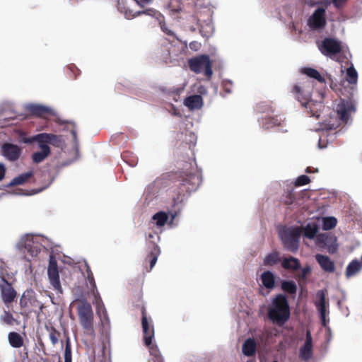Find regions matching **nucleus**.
Instances as JSON below:
<instances>
[{
	"label": "nucleus",
	"mask_w": 362,
	"mask_h": 362,
	"mask_svg": "<svg viewBox=\"0 0 362 362\" xmlns=\"http://www.w3.org/2000/svg\"><path fill=\"white\" fill-rule=\"evenodd\" d=\"M146 346L149 349L150 354L153 356V362H164L163 358L156 344H153L151 342V345Z\"/></svg>",
	"instance_id": "38"
},
{
	"label": "nucleus",
	"mask_w": 362,
	"mask_h": 362,
	"mask_svg": "<svg viewBox=\"0 0 362 362\" xmlns=\"http://www.w3.org/2000/svg\"><path fill=\"white\" fill-rule=\"evenodd\" d=\"M166 56L165 57H163V60H164V62L166 64H174V59H172L170 57V53L168 52V53L165 54Z\"/></svg>",
	"instance_id": "56"
},
{
	"label": "nucleus",
	"mask_w": 362,
	"mask_h": 362,
	"mask_svg": "<svg viewBox=\"0 0 362 362\" xmlns=\"http://www.w3.org/2000/svg\"><path fill=\"white\" fill-rule=\"evenodd\" d=\"M199 32L206 38H209L214 33V25L211 22H205L200 25Z\"/></svg>",
	"instance_id": "36"
},
{
	"label": "nucleus",
	"mask_w": 362,
	"mask_h": 362,
	"mask_svg": "<svg viewBox=\"0 0 362 362\" xmlns=\"http://www.w3.org/2000/svg\"><path fill=\"white\" fill-rule=\"evenodd\" d=\"M25 142H37L38 144L41 151L35 152L32 155V159L34 163H39L50 155L51 149L49 144L59 147L62 143V138L61 136L54 134L40 133L29 138Z\"/></svg>",
	"instance_id": "2"
},
{
	"label": "nucleus",
	"mask_w": 362,
	"mask_h": 362,
	"mask_svg": "<svg viewBox=\"0 0 362 362\" xmlns=\"http://www.w3.org/2000/svg\"><path fill=\"white\" fill-rule=\"evenodd\" d=\"M189 69L195 74L204 73V76L210 79L213 75L212 62L207 54H201L189 59Z\"/></svg>",
	"instance_id": "6"
},
{
	"label": "nucleus",
	"mask_w": 362,
	"mask_h": 362,
	"mask_svg": "<svg viewBox=\"0 0 362 362\" xmlns=\"http://www.w3.org/2000/svg\"><path fill=\"white\" fill-rule=\"evenodd\" d=\"M223 90L227 93L232 92L233 83L230 81H223L222 83Z\"/></svg>",
	"instance_id": "51"
},
{
	"label": "nucleus",
	"mask_w": 362,
	"mask_h": 362,
	"mask_svg": "<svg viewBox=\"0 0 362 362\" xmlns=\"http://www.w3.org/2000/svg\"><path fill=\"white\" fill-rule=\"evenodd\" d=\"M281 119L277 116L273 117H265L263 119L262 127L265 129L279 126L281 122Z\"/></svg>",
	"instance_id": "35"
},
{
	"label": "nucleus",
	"mask_w": 362,
	"mask_h": 362,
	"mask_svg": "<svg viewBox=\"0 0 362 362\" xmlns=\"http://www.w3.org/2000/svg\"><path fill=\"white\" fill-rule=\"evenodd\" d=\"M64 362H72L71 346L69 339L66 341L64 350Z\"/></svg>",
	"instance_id": "44"
},
{
	"label": "nucleus",
	"mask_w": 362,
	"mask_h": 362,
	"mask_svg": "<svg viewBox=\"0 0 362 362\" xmlns=\"http://www.w3.org/2000/svg\"><path fill=\"white\" fill-rule=\"evenodd\" d=\"M281 266L285 269L293 271H296L300 267L299 260L293 257L284 258L281 262Z\"/></svg>",
	"instance_id": "24"
},
{
	"label": "nucleus",
	"mask_w": 362,
	"mask_h": 362,
	"mask_svg": "<svg viewBox=\"0 0 362 362\" xmlns=\"http://www.w3.org/2000/svg\"><path fill=\"white\" fill-rule=\"evenodd\" d=\"M152 245L151 248L150 249L149 254L146 257V260L149 259L150 269L151 271L153 267L155 266L158 257L160 253V250L158 245L155 242H150Z\"/></svg>",
	"instance_id": "22"
},
{
	"label": "nucleus",
	"mask_w": 362,
	"mask_h": 362,
	"mask_svg": "<svg viewBox=\"0 0 362 362\" xmlns=\"http://www.w3.org/2000/svg\"><path fill=\"white\" fill-rule=\"evenodd\" d=\"M348 0H332L335 8L340 9L343 8Z\"/></svg>",
	"instance_id": "53"
},
{
	"label": "nucleus",
	"mask_w": 362,
	"mask_h": 362,
	"mask_svg": "<svg viewBox=\"0 0 362 362\" xmlns=\"http://www.w3.org/2000/svg\"><path fill=\"white\" fill-rule=\"evenodd\" d=\"M316 295L318 300L315 302V306L320 313L322 325L324 327H326L327 323L329 321L326 319V315L329 313V311L327 310V306H328V303L326 302L325 299L326 291L319 290Z\"/></svg>",
	"instance_id": "15"
},
{
	"label": "nucleus",
	"mask_w": 362,
	"mask_h": 362,
	"mask_svg": "<svg viewBox=\"0 0 362 362\" xmlns=\"http://www.w3.org/2000/svg\"><path fill=\"white\" fill-rule=\"evenodd\" d=\"M46 330L49 332V338L53 346H55L59 342L61 336L60 332L56 329L53 326H46Z\"/></svg>",
	"instance_id": "37"
},
{
	"label": "nucleus",
	"mask_w": 362,
	"mask_h": 362,
	"mask_svg": "<svg viewBox=\"0 0 362 362\" xmlns=\"http://www.w3.org/2000/svg\"><path fill=\"white\" fill-rule=\"evenodd\" d=\"M6 168L4 164L0 163V181H1L5 177Z\"/></svg>",
	"instance_id": "57"
},
{
	"label": "nucleus",
	"mask_w": 362,
	"mask_h": 362,
	"mask_svg": "<svg viewBox=\"0 0 362 362\" xmlns=\"http://www.w3.org/2000/svg\"><path fill=\"white\" fill-rule=\"evenodd\" d=\"M8 339L10 345L13 348H21L23 345V338L18 332L8 333Z\"/></svg>",
	"instance_id": "28"
},
{
	"label": "nucleus",
	"mask_w": 362,
	"mask_h": 362,
	"mask_svg": "<svg viewBox=\"0 0 362 362\" xmlns=\"http://www.w3.org/2000/svg\"><path fill=\"white\" fill-rule=\"evenodd\" d=\"M139 1H140V2H141V3L147 4V3L151 2L152 0H139Z\"/></svg>",
	"instance_id": "59"
},
{
	"label": "nucleus",
	"mask_w": 362,
	"mask_h": 362,
	"mask_svg": "<svg viewBox=\"0 0 362 362\" xmlns=\"http://www.w3.org/2000/svg\"><path fill=\"white\" fill-rule=\"evenodd\" d=\"M303 231L306 238L313 239L318 231V226L315 223H309L304 227Z\"/></svg>",
	"instance_id": "33"
},
{
	"label": "nucleus",
	"mask_w": 362,
	"mask_h": 362,
	"mask_svg": "<svg viewBox=\"0 0 362 362\" xmlns=\"http://www.w3.org/2000/svg\"><path fill=\"white\" fill-rule=\"evenodd\" d=\"M328 252L330 253V254H334L337 252V245H330L328 246Z\"/></svg>",
	"instance_id": "58"
},
{
	"label": "nucleus",
	"mask_w": 362,
	"mask_h": 362,
	"mask_svg": "<svg viewBox=\"0 0 362 362\" xmlns=\"http://www.w3.org/2000/svg\"><path fill=\"white\" fill-rule=\"evenodd\" d=\"M336 111L340 119L346 123L349 119L351 113L355 111L354 103L350 99H341L337 105Z\"/></svg>",
	"instance_id": "13"
},
{
	"label": "nucleus",
	"mask_w": 362,
	"mask_h": 362,
	"mask_svg": "<svg viewBox=\"0 0 362 362\" xmlns=\"http://www.w3.org/2000/svg\"><path fill=\"white\" fill-rule=\"evenodd\" d=\"M21 148L13 144L6 143L2 146V155L10 161L17 160L21 154Z\"/></svg>",
	"instance_id": "16"
},
{
	"label": "nucleus",
	"mask_w": 362,
	"mask_h": 362,
	"mask_svg": "<svg viewBox=\"0 0 362 362\" xmlns=\"http://www.w3.org/2000/svg\"><path fill=\"white\" fill-rule=\"evenodd\" d=\"M331 88L334 89V86H336V84L334 86L332 82L330 84Z\"/></svg>",
	"instance_id": "61"
},
{
	"label": "nucleus",
	"mask_w": 362,
	"mask_h": 362,
	"mask_svg": "<svg viewBox=\"0 0 362 362\" xmlns=\"http://www.w3.org/2000/svg\"><path fill=\"white\" fill-rule=\"evenodd\" d=\"M319 242L327 245L332 242V238L327 235H320L318 237Z\"/></svg>",
	"instance_id": "52"
},
{
	"label": "nucleus",
	"mask_w": 362,
	"mask_h": 362,
	"mask_svg": "<svg viewBox=\"0 0 362 362\" xmlns=\"http://www.w3.org/2000/svg\"><path fill=\"white\" fill-rule=\"evenodd\" d=\"M155 238H156L157 241L160 240V236L158 235H157L156 233H149L148 235L147 240H148V247L149 249H151V246H152V245L151 244L150 242H155L157 244L156 241L154 240Z\"/></svg>",
	"instance_id": "49"
},
{
	"label": "nucleus",
	"mask_w": 362,
	"mask_h": 362,
	"mask_svg": "<svg viewBox=\"0 0 362 362\" xmlns=\"http://www.w3.org/2000/svg\"><path fill=\"white\" fill-rule=\"evenodd\" d=\"M280 260L279 252L274 251L265 256L263 263L265 266L271 267L279 263Z\"/></svg>",
	"instance_id": "34"
},
{
	"label": "nucleus",
	"mask_w": 362,
	"mask_h": 362,
	"mask_svg": "<svg viewBox=\"0 0 362 362\" xmlns=\"http://www.w3.org/2000/svg\"><path fill=\"white\" fill-rule=\"evenodd\" d=\"M23 241V247L32 257H36L40 252L38 243L34 241V237L31 235H26Z\"/></svg>",
	"instance_id": "18"
},
{
	"label": "nucleus",
	"mask_w": 362,
	"mask_h": 362,
	"mask_svg": "<svg viewBox=\"0 0 362 362\" xmlns=\"http://www.w3.org/2000/svg\"><path fill=\"white\" fill-rule=\"evenodd\" d=\"M0 289L1 295L4 303H12L16 298L17 293L8 282L9 274L7 272L6 265L4 262H0Z\"/></svg>",
	"instance_id": "7"
},
{
	"label": "nucleus",
	"mask_w": 362,
	"mask_h": 362,
	"mask_svg": "<svg viewBox=\"0 0 362 362\" xmlns=\"http://www.w3.org/2000/svg\"><path fill=\"white\" fill-rule=\"evenodd\" d=\"M281 288L285 293L290 295H296L297 292V286L293 281L283 280Z\"/></svg>",
	"instance_id": "32"
},
{
	"label": "nucleus",
	"mask_w": 362,
	"mask_h": 362,
	"mask_svg": "<svg viewBox=\"0 0 362 362\" xmlns=\"http://www.w3.org/2000/svg\"><path fill=\"white\" fill-rule=\"evenodd\" d=\"M177 184L173 194V206L182 204L187 194L195 191L202 182V177L197 173L182 172L177 176Z\"/></svg>",
	"instance_id": "1"
},
{
	"label": "nucleus",
	"mask_w": 362,
	"mask_h": 362,
	"mask_svg": "<svg viewBox=\"0 0 362 362\" xmlns=\"http://www.w3.org/2000/svg\"><path fill=\"white\" fill-rule=\"evenodd\" d=\"M85 267H86V274H87L88 281H89V283L90 284H93V286L95 287V280H94L93 274L90 269V266L86 262Z\"/></svg>",
	"instance_id": "48"
},
{
	"label": "nucleus",
	"mask_w": 362,
	"mask_h": 362,
	"mask_svg": "<svg viewBox=\"0 0 362 362\" xmlns=\"http://www.w3.org/2000/svg\"><path fill=\"white\" fill-rule=\"evenodd\" d=\"M33 175V171H29L19 175L18 177H14L8 184L9 187L21 185L26 182Z\"/></svg>",
	"instance_id": "29"
},
{
	"label": "nucleus",
	"mask_w": 362,
	"mask_h": 362,
	"mask_svg": "<svg viewBox=\"0 0 362 362\" xmlns=\"http://www.w3.org/2000/svg\"><path fill=\"white\" fill-rule=\"evenodd\" d=\"M311 272V268L307 265L301 269V273L299 274V279L300 280H305L307 276Z\"/></svg>",
	"instance_id": "50"
},
{
	"label": "nucleus",
	"mask_w": 362,
	"mask_h": 362,
	"mask_svg": "<svg viewBox=\"0 0 362 362\" xmlns=\"http://www.w3.org/2000/svg\"><path fill=\"white\" fill-rule=\"evenodd\" d=\"M73 134L74 135V136H76V132H72Z\"/></svg>",
	"instance_id": "62"
},
{
	"label": "nucleus",
	"mask_w": 362,
	"mask_h": 362,
	"mask_svg": "<svg viewBox=\"0 0 362 362\" xmlns=\"http://www.w3.org/2000/svg\"><path fill=\"white\" fill-rule=\"evenodd\" d=\"M47 274L53 289L59 293H62V288L59 281L57 262L53 257H51L49 259Z\"/></svg>",
	"instance_id": "11"
},
{
	"label": "nucleus",
	"mask_w": 362,
	"mask_h": 362,
	"mask_svg": "<svg viewBox=\"0 0 362 362\" xmlns=\"http://www.w3.org/2000/svg\"><path fill=\"white\" fill-rule=\"evenodd\" d=\"M141 312L142 315L141 326L144 333V341L146 346H149L154 337V327L151 318L148 319L147 317L146 310L144 306H142Z\"/></svg>",
	"instance_id": "12"
},
{
	"label": "nucleus",
	"mask_w": 362,
	"mask_h": 362,
	"mask_svg": "<svg viewBox=\"0 0 362 362\" xmlns=\"http://www.w3.org/2000/svg\"><path fill=\"white\" fill-rule=\"evenodd\" d=\"M320 100H313L310 99L309 103L302 105L307 110L308 114L310 117H315L318 119L320 115L321 109L323 107L322 100L323 99V94L320 93Z\"/></svg>",
	"instance_id": "17"
},
{
	"label": "nucleus",
	"mask_w": 362,
	"mask_h": 362,
	"mask_svg": "<svg viewBox=\"0 0 362 362\" xmlns=\"http://www.w3.org/2000/svg\"><path fill=\"white\" fill-rule=\"evenodd\" d=\"M315 259L323 271L333 273L335 270L334 262L328 257L321 254L315 255Z\"/></svg>",
	"instance_id": "19"
},
{
	"label": "nucleus",
	"mask_w": 362,
	"mask_h": 362,
	"mask_svg": "<svg viewBox=\"0 0 362 362\" xmlns=\"http://www.w3.org/2000/svg\"><path fill=\"white\" fill-rule=\"evenodd\" d=\"M21 308H38L40 311L44 308L43 304L36 298V294L32 289L26 290L20 299Z\"/></svg>",
	"instance_id": "14"
},
{
	"label": "nucleus",
	"mask_w": 362,
	"mask_h": 362,
	"mask_svg": "<svg viewBox=\"0 0 362 362\" xmlns=\"http://www.w3.org/2000/svg\"><path fill=\"white\" fill-rule=\"evenodd\" d=\"M313 30L324 29L327 25L326 11L324 8H317L309 17L307 22Z\"/></svg>",
	"instance_id": "10"
},
{
	"label": "nucleus",
	"mask_w": 362,
	"mask_h": 362,
	"mask_svg": "<svg viewBox=\"0 0 362 362\" xmlns=\"http://www.w3.org/2000/svg\"><path fill=\"white\" fill-rule=\"evenodd\" d=\"M168 215L165 212H158L153 215V219L156 221L158 226H163L168 221Z\"/></svg>",
	"instance_id": "40"
},
{
	"label": "nucleus",
	"mask_w": 362,
	"mask_h": 362,
	"mask_svg": "<svg viewBox=\"0 0 362 362\" xmlns=\"http://www.w3.org/2000/svg\"><path fill=\"white\" fill-rule=\"evenodd\" d=\"M202 98L199 95L189 96L185 100V105L190 109L198 108L202 105Z\"/></svg>",
	"instance_id": "30"
},
{
	"label": "nucleus",
	"mask_w": 362,
	"mask_h": 362,
	"mask_svg": "<svg viewBox=\"0 0 362 362\" xmlns=\"http://www.w3.org/2000/svg\"><path fill=\"white\" fill-rule=\"evenodd\" d=\"M305 172H306L307 173H311L310 168V167H308V168H306V170H305Z\"/></svg>",
	"instance_id": "60"
},
{
	"label": "nucleus",
	"mask_w": 362,
	"mask_h": 362,
	"mask_svg": "<svg viewBox=\"0 0 362 362\" xmlns=\"http://www.w3.org/2000/svg\"><path fill=\"white\" fill-rule=\"evenodd\" d=\"M79 322L83 329L88 334L94 332V315L92 307L86 300H83L77 307Z\"/></svg>",
	"instance_id": "8"
},
{
	"label": "nucleus",
	"mask_w": 362,
	"mask_h": 362,
	"mask_svg": "<svg viewBox=\"0 0 362 362\" xmlns=\"http://www.w3.org/2000/svg\"><path fill=\"white\" fill-rule=\"evenodd\" d=\"M310 182V180L308 176L305 175H302L296 179L295 182V185L296 186H303L308 184Z\"/></svg>",
	"instance_id": "47"
},
{
	"label": "nucleus",
	"mask_w": 362,
	"mask_h": 362,
	"mask_svg": "<svg viewBox=\"0 0 362 362\" xmlns=\"http://www.w3.org/2000/svg\"><path fill=\"white\" fill-rule=\"evenodd\" d=\"M1 320L8 325H13L16 322L13 315L6 310L4 312V315L1 316Z\"/></svg>",
	"instance_id": "43"
},
{
	"label": "nucleus",
	"mask_w": 362,
	"mask_h": 362,
	"mask_svg": "<svg viewBox=\"0 0 362 362\" xmlns=\"http://www.w3.org/2000/svg\"><path fill=\"white\" fill-rule=\"evenodd\" d=\"M142 13L156 17L158 20H160V18H164L163 16L160 13L152 8H149L143 11H139L137 15Z\"/></svg>",
	"instance_id": "45"
},
{
	"label": "nucleus",
	"mask_w": 362,
	"mask_h": 362,
	"mask_svg": "<svg viewBox=\"0 0 362 362\" xmlns=\"http://www.w3.org/2000/svg\"><path fill=\"white\" fill-rule=\"evenodd\" d=\"M30 111L32 114L38 117H43L49 112L47 107L39 105H31L30 107Z\"/></svg>",
	"instance_id": "39"
},
{
	"label": "nucleus",
	"mask_w": 362,
	"mask_h": 362,
	"mask_svg": "<svg viewBox=\"0 0 362 362\" xmlns=\"http://www.w3.org/2000/svg\"><path fill=\"white\" fill-rule=\"evenodd\" d=\"M312 337L310 331L306 333V339L303 346L300 349V356L303 358L308 360L312 356Z\"/></svg>",
	"instance_id": "21"
},
{
	"label": "nucleus",
	"mask_w": 362,
	"mask_h": 362,
	"mask_svg": "<svg viewBox=\"0 0 362 362\" xmlns=\"http://www.w3.org/2000/svg\"><path fill=\"white\" fill-rule=\"evenodd\" d=\"M122 158L132 167H134V166L136 165V164L138 163V160H137L136 158H132L129 161L126 160V158H127V155L126 154H122Z\"/></svg>",
	"instance_id": "55"
},
{
	"label": "nucleus",
	"mask_w": 362,
	"mask_h": 362,
	"mask_svg": "<svg viewBox=\"0 0 362 362\" xmlns=\"http://www.w3.org/2000/svg\"><path fill=\"white\" fill-rule=\"evenodd\" d=\"M318 48L323 55L333 59L334 56L341 52V45L339 41L334 38L325 37L318 45Z\"/></svg>",
	"instance_id": "9"
},
{
	"label": "nucleus",
	"mask_w": 362,
	"mask_h": 362,
	"mask_svg": "<svg viewBox=\"0 0 362 362\" xmlns=\"http://www.w3.org/2000/svg\"><path fill=\"white\" fill-rule=\"evenodd\" d=\"M313 89V81L302 77L291 86L290 92L301 105H305L309 103Z\"/></svg>",
	"instance_id": "5"
},
{
	"label": "nucleus",
	"mask_w": 362,
	"mask_h": 362,
	"mask_svg": "<svg viewBox=\"0 0 362 362\" xmlns=\"http://www.w3.org/2000/svg\"><path fill=\"white\" fill-rule=\"evenodd\" d=\"M296 200L295 194L293 190L286 192L283 195V202L286 205H291Z\"/></svg>",
	"instance_id": "42"
},
{
	"label": "nucleus",
	"mask_w": 362,
	"mask_h": 362,
	"mask_svg": "<svg viewBox=\"0 0 362 362\" xmlns=\"http://www.w3.org/2000/svg\"><path fill=\"white\" fill-rule=\"evenodd\" d=\"M361 269V263L357 259L352 260L346 267L345 272L346 276L350 278L355 276Z\"/></svg>",
	"instance_id": "27"
},
{
	"label": "nucleus",
	"mask_w": 362,
	"mask_h": 362,
	"mask_svg": "<svg viewBox=\"0 0 362 362\" xmlns=\"http://www.w3.org/2000/svg\"><path fill=\"white\" fill-rule=\"evenodd\" d=\"M300 72L303 74H305L308 78H314L320 83L325 82V79L324 78V77L322 76L320 73L315 69L310 67H303L301 69Z\"/></svg>",
	"instance_id": "25"
},
{
	"label": "nucleus",
	"mask_w": 362,
	"mask_h": 362,
	"mask_svg": "<svg viewBox=\"0 0 362 362\" xmlns=\"http://www.w3.org/2000/svg\"><path fill=\"white\" fill-rule=\"evenodd\" d=\"M303 233V228L300 226L284 227L279 231V235L284 247L296 253L299 247L300 237Z\"/></svg>",
	"instance_id": "4"
},
{
	"label": "nucleus",
	"mask_w": 362,
	"mask_h": 362,
	"mask_svg": "<svg viewBox=\"0 0 362 362\" xmlns=\"http://www.w3.org/2000/svg\"><path fill=\"white\" fill-rule=\"evenodd\" d=\"M262 285L269 290H272L275 286V276L270 271L264 272L260 276Z\"/></svg>",
	"instance_id": "23"
},
{
	"label": "nucleus",
	"mask_w": 362,
	"mask_h": 362,
	"mask_svg": "<svg viewBox=\"0 0 362 362\" xmlns=\"http://www.w3.org/2000/svg\"><path fill=\"white\" fill-rule=\"evenodd\" d=\"M189 47L192 50L197 51L201 47V43L197 41H192L189 43Z\"/></svg>",
	"instance_id": "54"
},
{
	"label": "nucleus",
	"mask_w": 362,
	"mask_h": 362,
	"mask_svg": "<svg viewBox=\"0 0 362 362\" xmlns=\"http://www.w3.org/2000/svg\"><path fill=\"white\" fill-rule=\"evenodd\" d=\"M346 79L347 82L350 85H351V89H354V86H356V83H357L358 73L353 66L347 68Z\"/></svg>",
	"instance_id": "31"
},
{
	"label": "nucleus",
	"mask_w": 362,
	"mask_h": 362,
	"mask_svg": "<svg viewBox=\"0 0 362 362\" xmlns=\"http://www.w3.org/2000/svg\"><path fill=\"white\" fill-rule=\"evenodd\" d=\"M337 223V218L334 217H326L323 219V229L330 230L334 228Z\"/></svg>",
	"instance_id": "41"
},
{
	"label": "nucleus",
	"mask_w": 362,
	"mask_h": 362,
	"mask_svg": "<svg viewBox=\"0 0 362 362\" xmlns=\"http://www.w3.org/2000/svg\"><path fill=\"white\" fill-rule=\"evenodd\" d=\"M163 19L164 18H160V20H158L160 29L166 35H168L169 36H175V33H173V31H172L171 30H170L168 28V26H167L165 22L163 21Z\"/></svg>",
	"instance_id": "46"
},
{
	"label": "nucleus",
	"mask_w": 362,
	"mask_h": 362,
	"mask_svg": "<svg viewBox=\"0 0 362 362\" xmlns=\"http://www.w3.org/2000/svg\"><path fill=\"white\" fill-rule=\"evenodd\" d=\"M256 352V342L254 339L249 338L243 344V353L246 356H252Z\"/></svg>",
	"instance_id": "26"
},
{
	"label": "nucleus",
	"mask_w": 362,
	"mask_h": 362,
	"mask_svg": "<svg viewBox=\"0 0 362 362\" xmlns=\"http://www.w3.org/2000/svg\"><path fill=\"white\" fill-rule=\"evenodd\" d=\"M95 307H96V313L100 318V321L102 324L105 325L109 323V317L107 315V310L105 307L104 303L102 301V299L99 296V294L95 295Z\"/></svg>",
	"instance_id": "20"
},
{
	"label": "nucleus",
	"mask_w": 362,
	"mask_h": 362,
	"mask_svg": "<svg viewBox=\"0 0 362 362\" xmlns=\"http://www.w3.org/2000/svg\"><path fill=\"white\" fill-rule=\"evenodd\" d=\"M267 315L271 321L279 326L284 325L289 320L291 309L284 294H277L272 298Z\"/></svg>",
	"instance_id": "3"
}]
</instances>
